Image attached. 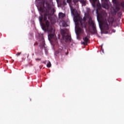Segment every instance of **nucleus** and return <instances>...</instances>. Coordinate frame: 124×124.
Here are the masks:
<instances>
[{"label":"nucleus","instance_id":"nucleus-1","mask_svg":"<svg viewBox=\"0 0 124 124\" xmlns=\"http://www.w3.org/2000/svg\"><path fill=\"white\" fill-rule=\"evenodd\" d=\"M100 9H101L100 3L97 4L96 13L97 15V18H99L101 21L102 28L104 31L105 33L111 34L112 32H116V30H112V29L110 28V22L106 19L107 13L104 11L102 12L101 14L99 13L98 10H100Z\"/></svg>","mask_w":124,"mask_h":124},{"label":"nucleus","instance_id":"nucleus-7","mask_svg":"<svg viewBox=\"0 0 124 124\" xmlns=\"http://www.w3.org/2000/svg\"><path fill=\"white\" fill-rule=\"evenodd\" d=\"M104 1L102 4V7L105 8V9H109V4H108L109 0H104Z\"/></svg>","mask_w":124,"mask_h":124},{"label":"nucleus","instance_id":"nucleus-8","mask_svg":"<svg viewBox=\"0 0 124 124\" xmlns=\"http://www.w3.org/2000/svg\"><path fill=\"white\" fill-rule=\"evenodd\" d=\"M83 42L82 43L83 45L84 46H87L88 45V42L90 41V39L89 38V36H86L85 37L83 38Z\"/></svg>","mask_w":124,"mask_h":124},{"label":"nucleus","instance_id":"nucleus-21","mask_svg":"<svg viewBox=\"0 0 124 124\" xmlns=\"http://www.w3.org/2000/svg\"><path fill=\"white\" fill-rule=\"evenodd\" d=\"M37 45H38V43H37V42H36L34 44V46H36Z\"/></svg>","mask_w":124,"mask_h":124},{"label":"nucleus","instance_id":"nucleus-24","mask_svg":"<svg viewBox=\"0 0 124 124\" xmlns=\"http://www.w3.org/2000/svg\"><path fill=\"white\" fill-rule=\"evenodd\" d=\"M62 49H59L60 52H62Z\"/></svg>","mask_w":124,"mask_h":124},{"label":"nucleus","instance_id":"nucleus-12","mask_svg":"<svg viewBox=\"0 0 124 124\" xmlns=\"http://www.w3.org/2000/svg\"><path fill=\"white\" fill-rule=\"evenodd\" d=\"M118 5L119 6H121L123 8H124V1L118 2Z\"/></svg>","mask_w":124,"mask_h":124},{"label":"nucleus","instance_id":"nucleus-19","mask_svg":"<svg viewBox=\"0 0 124 124\" xmlns=\"http://www.w3.org/2000/svg\"><path fill=\"white\" fill-rule=\"evenodd\" d=\"M100 47H101V50L102 52L103 53H104V50L102 48V45L100 46Z\"/></svg>","mask_w":124,"mask_h":124},{"label":"nucleus","instance_id":"nucleus-23","mask_svg":"<svg viewBox=\"0 0 124 124\" xmlns=\"http://www.w3.org/2000/svg\"><path fill=\"white\" fill-rule=\"evenodd\" d=\"M68 3H70L71 2V0H67Z\"/></svg>","mask_w":124,"mask_h":124},{"label":"nucleus","instance_id":"nucleus-9","mask_svg":"<svg viewBox=\"0 0 124 124\" xmlns=\"http://www.w3.org/2000/svg\"><path fill=\"white\" fill-rule=\"evenodd\" d=\"M40 47L41 49L45 46V41L44 40V38L43 37H41V40H40Z\"/></svg>","mask_w":124,"mask_h":124},{"label":"nucleus","instance_id":"nucleus-18","mask_svg":"<svg viewBox=\"0 0 124 124\" xmlns=\"http://www.w3.org/2000/svg\"><path fill=\"white\" fill-rule=\"evenodd\" d=\"M35 60L36 61V62H38L39 61H41V58H36Z\"/></svg>","mask_w":124,"mask_h":124},{"label":"nucleus","instance_id":"nucleus-10","mask_svg":"<svg viewBox=\"0 0 124 124\" xmlns=\"http://www.w3.org/2000/svg\"><path fill=\"white\" fill-rule=\"evenodd\" d=\"M78 1H80L82 4H86V0H73V2L75 4H77Z\"/></svg>","mask_w":124,"mask_h":124},{"label":"nucleus","instance_id":"nucleus-16","mask_svg":"<svg viewBox=\"0 0 124 124\" xmlns=\"http://www.w3.org/2000/svg\"><path fill=\"white\" fill-rule=\"evenodd\" d=\"M116 10H117V11H120V10H121V8L119 5L116 7Z\"/></svg>","mask_w":124,"mask_h":124},{"label":"nucleus","instance_id":"nucleus-5","mask_svg":"<svg viewBox=\"0 0 124 124\" xmlns=\"http://www.w3.org/2000/svg\"><path fill=\"white\" fill-rule=\"evenodd\" d=\"M88 25L89 26V30L90 28H92V29L91 31V33H93V34H96V33H97V31H96V26H95L94 21L93 20L91 17H89L88 20Z\"/></svg>","mask_w":124,"mask_h":124},{"label":"nucleus","instance_id":"nucleus-14","mask_svg":"<svg viewBox=\"0 0 124 124\" xmlns=\"http://www.w3.org/2000/svg\"><path fill=\"white\" fill-rule=\"evenodd\" d=\"M77 31L78 33H81V32H82V28L81 27H78Z\"/></svg>","mask_w":124,"mask_h":124},{"label":"nucleus","instance_id":"nucleus-4","mask_svg":"<svg viewBox=\"0 0 124 124\" xmlns=\"http://www.w3.org/2000/svg\"><path fill=\"white\" fill-rule=\"evenodd\" d=\"M72 13L75 16V22L76 23L77 25H79V22L80 24L81 28H84L86 29L87 28V22H86V18H84L83 20L80 19V16H79V14L74 9L71 10Z\"/></svg>","mask_w":124,"mask_h":124},{"label":"nucleus","instance_id":"nucleus-6","mask_svg":"<svg viewBox=\"0 0 124 124\" xmlns=\"http://www.w3.org/2000/svg\"><path fill=\"white\" fill-rule=\"evenodd\" d=\"M61 33L63 39L65 40L66 42H70L71 41V35L65 32L63 30H61Z\"/></svg>","mask_w":124,"mask_h":124},{"label":"nucleus","instance_id":"nucleus-2","mask_svg":"<svg viewBox=\"0 0 124 124\" xmlns=\"http://www.w3.org/2000/svg\"><path fill=\"white\" fill-rule=\"evenodd\" d=\"M40 0L39 7L38 10L40 12L43 13L45 12L44 15V21H46L47 17L48 20L51 19V16L55 13L56 11L54 6L49 4L46 0Z\"/></svg>","mask_w":124,"mask_h":124},{"label":"nucleus","instance_id":"nucleus-3","mask_svg":"<svg viewBox=\"0 0 124 124\" xmlns=\"http://www.w3.org/2000/svg\"><path fill=\"white\" fill-rule=\"evenodd\" d=\"M39 20L42 29L43 31H47L49 33L48 38L49 40L52 39L55 35V30L53 29L52 26H50V22L48 20H46L45 23L43 22V15H42V14H40Z\"/></svg>","mask_w":124,"mask_h":124},{"label":"nucleus","instance_id":"nucleus-17","mask_svg":"<svg viewBox=\"0 0 124 124\" xmlns=\"http://www.w3.org/2000/svg\"><path fill=\"white\" fill-rule=\"evenodd\" d=\"M21 54H22V52H17L16 54V57H18L19 56H20L21 55Z\"/></svg>","mask_w":124,"mask_h":124},{"label":"nucleus","instance_id":"nucleus-22","mask_svg":"<svg viewBox=\"0 0 124 124\" xmlns=\"http://www.w3.org/2000/svg\"><path fill=\"white\" fill-rule=\"evenodd\" d=\"M113 2L117 4V0H112Z\"/></svg>","mask_w":124,"mask_h":124},{"label":"nucleus","instance_id":"nucleus-13","mask_svg":"<svg viewBox=\"0 0 124 124\" xmlns=\"http://www.w3.org/2000/svg\"><path fill=\"white\" fill-rule=\"evenodd\" d=\"M107 21H108L109 22V25L110 24H113L114 23V18H110L109 19V20H107Z\"/></svg>","mask_w":124,"mask_h":124},{"label":"nucleus","instance_id":"nucleus-11","mask_svg":"<svg viewBox=\"0 0 124 124\" xmlns=\"http://www.w3.org/2000/svg\"><path fill=\"white\" fill-rule=\"evenodd\" d=\"M59 17L60 19H62V18L65 17V15L62 13H59Z\"/></svg>","mask_w":124,"mask_h":124},{"label":"nucleus","instance_id":"nucleus-15","mask_svg":"<svg viewBox=\"0 0 124 124\" xmlns=\"http://www.w3.org/2000/svg\"><path fill=\"white\" fill-rule=\"evenodd\" d=\"M51 62H50V61H48V62L47 63L46 66L47 67H48V68H50V67H51Z\"/></svg>","mask_w":124,"mask_h":124},{"label":"nucleus","instance_id":"nucleus-20","mask_svg":"<svg viewBox=\"0 0 124 124\" xmlns=\"http://www.w3.org/2000/svg\"><path fill=\"white\" fill-rule=\"evenodd\" d=\"M93 0V2H94V3H95V2H98V0Z\"/></svg>","mask_w":124,"mask_h":124}]
</instances>
